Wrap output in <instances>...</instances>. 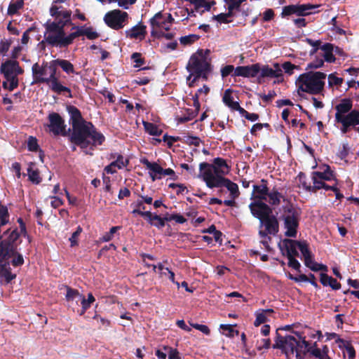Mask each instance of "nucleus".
I'll list each match as a JSON object with an SVG mask.
<instances>
[{
  "label": "nucleus",
  "mask_w": 359,
  "mask_h": 359,
  "mask_svg": "<svg viewBox=\"0 0 359 359\" xmlns=\"http://www.w3.org/2000/svg\"><path fill=\"white\" fill-rule=\"evenodd\" d=\"M34 163L31 162L29 164V167L27 168V175L29 181H31L33 184H39L41 182L42 179L40 177L39 171L38 169H33V166Z\"/></svg>",
  "instance_id": "nucleus-35"
},
{
  "label": "nucleus",
  "mask_w": 359,
  "mask_h": 359,
  "mask_svg": "<svg viewBox=\"0 0 359 359\" xmlns=\"http://www.w3.org/2000/svg\"><path fill=\"white\" fill-rule=\"evenodd\" d=\"M67 111L70 115L72 128L88 122L83 119L80 110L76 107L68 106Z\"/></svg>",
  "instance_id": "nucleus-26"
},
{
  "label": "nucleus",
  "mask_w": 359,
  "mask_h": 359,
  "mask_svg": "<svg viewBox=\"0 0 359 359\" xmlns=\"http://www.w3.org/2000/svg\"><path fill=\"white\" fill-rule=\"evenodd\" d=\"M255 347L258 351L262 349H268L271 346V340L267 337H260L259 335L256 336Z\"/></svg>",
  "instance_id": "nucleus-41"
},
{
  "label": "nucleus",
  "mask_w": 359,
  "mask_h": 359,
  "mask_svg": "<svg viewBox=\"0 0 359 359\" xmlns=\"http://www.w3.org/2000/svg\"><path fill=\"white\" fill-rule=\"evenodd\" d=\"M298 179L304 189L309 191V187H311V185L310 182L306 181V175L305 173L300 172L298 175Z\"/></svg>",
  "instance_id": "nucleus-59"
},
{
  "label": "nucleus",
  "mask_w": 359,
  "mask_h": 359,
  "mask_svg": "<svg viewBox=\"0 0 359 359\" xmlns=\"http://www.w3.org/2000/svg\"><path fill=\"white\" fill-rule=\"evenodd\" d=\"M128 18L126 12L120 10H113L107 13L104 17L107 25L114 29H119L123 27L124 22Z\"/></svg>",
  "instance_id": "nucleus-11"
},
{
  "label": "nucleus",
  "mask_w": 359,
  "mask_h": 359,
  "mask_svg": "<svg viewBox=\"0 0 359 359\" xmlns=\"http://www.w3.org/2000/svg\"><path fill=\"white\" fill-rule=\"evenodd\" d=\"M320 281L323 285L330 286L334 290H339L341 287V284L335 278L326 273H320Z\"/></svg>",
  "instance_id": "nucleus-31"
},
{
  "label": "nucleus",
  "mask_w": 359,
  "mask_h": 359,
  "mask_svg": "<svg viewBox=\"0 0 359 359\" xmlns=\"http://www.w3.org/2000/svg\"><path fill=\"white\" fill-rule=\"evenodd\" d=\"M281 199L283 201H285L284 196L278 191L276 188H273L271 190H269L268 194L266 195V201L271 207L278 206L280 204Z\"/></svg>",
  "instance_id": "nucleus-28"
},
{
  "label": "nucleus",
  "mask_w": 359,
  "mask_h": 359,
  "mask_svg": "<svg viewBox=\"0 0 359 359\" xmlns=\"http://www.w3.org/2000/svg\"><path fill=\"white\" fill-rule=\"evenodd\" d=\"M54 62L55 60L50 62L48 66V69L50 70V75L48 76L49 88L53 92L56 93L58 95H60L62 93H68L67 97L72 98V95L71 89L62 86L56 76L57 67L58 65Z\"/></svg>",
  "instance_id": "nucleus-8"
},
{
  "label": "nucleus",
  "mask_w": 359,
  "mask_h": 359,
  "mask_svg": "<svg viewBox=\"0 0 359 359\" xmlns=\"http://www.w3.org/2000/svg\"><path fill=\"white\" fill-rule=\"evenodd\" d=\"M275 69H273L272 68L269 67V65H263L260 66V74L259 76V81L258 82L261 83V79L262 78H276L279 79L280 78V80L278 81V83L282 82L283 81V72L282 69L280 68L279 65L278 63L274 64Z\"/></svg>",
  "instance_id": "nucleus-19"
},
{
  "label": "nucleus",
  "mask_w": 359,
  "mask_h": 359,
  "mask_svg": "<svg viewBox=\"0 0 359 359\" xmlns=\"http://www.w3.org/2000/svg\"><path fill=\"white\" fill-rule=\"evenodd\" d=\"M55 63L57 64L58 66L67 74H75V70L73 64L69 60L64 59H56Z\"/></svg>",
  "instance_id": "nucleus-38"
},
{
  "label": "nucleus",
  "mask_w": 359,
  "mask_h": 359,
  "mask_svg": "<svg viewBox=\"0 0 359 359\" xmlns=\"http://www.w3.org/2000/svg\"><path fill=\"white\" fill-rule=\"evenodd\" d=\"M66 299L67 301H75L77 304H80L82 309L79 312L80 316L84 315L86 311L95 302V297L91 293L86 295L84 293H67Z\"/></svg>",
  "instance_id": "nucleus-14"
},
{
  "label": "nucleus",
  "mask_w": 359,
  "mask_h": 359,
  "mask_svg": "<svg viewBox=\"0 0 359 359\" xmlns=\"http://www.w3.org/2000/svg\"><path fill=\"white\" fill-rule=\"evenodd\" d=\"M352 108L353 100L351 98L341 99L340 102L337 104L334 107L336 110L334 115L335 122H338L344 117H345L347 114H350V111L353 110Z\"/></svg>",
  "instance_id": "nucleus-18"
},
{
  "label": "nucleus",
  "mask_w": 359,
  "mask_h": 359,
  "mask_svg": "<svg viewBox=\"0 0 359 359\" xmlns=\"http://www.w3.org/2000/svg\"><path fill=\"white\" fill-rule=\"evenodd\" d=\"M344 81L342 78H339L335 76L334 73L328 75V85L330 87L334 86H340Z\"/></svg>",
  "instance_id": "nucleus-51"
},
{
  "label": "nucleus",
  "mask_w": 359,
  "mask_h": 359,
  "mask_svg": "<svg viewBox=\"0 0 359 359\" xmlns=\"http://www.w3.org/2000/svg\"><path fill=\"white\" fill-rule=\"evenodd\" d=\"M231 93H232V90L231 89H226L224 91V95H223V97H222L223 102L227 107H229V104H230L233 101V97L231 95Z\"/></svg>",
  "instance_id": "nucleus-64"
},
{
  "label": "nucleus",
  "mask_w": 359,
  "mask_h": 359,
  "mask_svg": "<svg viewBox=\"0 0 359 359\" xmlns=\"http://www.w3.org/2000/svg\"><path fill=\"white\" fill-rule=\"evenodd\" d=\"M200 39V36L197 34H189L187 36H181L179 39L180 43L184 46H190Z\"/></svg>",
  "instance_id": "nucleus-46"
},
{
  "label": "nucleus",
  "mask_w": 359,
  "mask_h": 359,
  "mask_svg": "<svg viewBox=\"0 0 359 359\" xmlns=\"http://www.w3.org/2000/svg\"><path fill=\"white\" fill-rule=\"evenodd\" d=\"M296 14L298 15V7L297 4H292L284 6L281 13V17L285 18L286 16Z\"/></svg>",
  "instance_id": "nucleus-49"
},
{
  "label": "nucleus",
  "mask_w": 359,
  "mask_h": 359,
  "mask_svg": "<svg viewBox=\"0 0 359 359\" xmlns=\"http://www.w3.org/2000/svg\"><path fill=\"white\" fill-rule=\"evenodd\" d=\"M298 243L299 241L285 238L278 243V247L283 256H286L287 257H298L299 252L297 250Z\"/></svg>",
  "instance_id": "nucleus-16"
},
{
  "label": "nucleus",
  "mask_w": 359,
  "mask_h": 359,
  "mask_svg": "<svg viewBox=\"0 0 359 359\" xmlns=\"http://www.w3.org/2000/svg\"><path fill=\"white\" fill-rule=\"evenodd\" d=\"M12 257H14L11 260V264L13 266H20L24 264V259L22 255L18 253L16 250L15 255H12Z\"/></svg>",
  "instance_id": "nucleus-56"
},
{
  "label": "nucleus",
  "mask_w": 359,
  "mask_h": 359,
  "mask_svg": "<svg viewBox=\"0 0 359 359\" xmlns=\"http://www.w3.org/2000/svg\"><path fill=\"white\" fill-rule=\"evenodd\" d=\"M282 67L286 74L292 75L294 69H297V66L292 64L290 62H285L282 65Z\"/></svg>",
  "instance_id": "nucleus-63"
},
{
  "label": "nucleus",
  "mask_w": 359,
  "mask_h": 359,
  "mask_svg": "<svg viewBox=\"0 0 359 359\" xmlns=\"http://www.w3.org/2000/svg\"><path fill=\"white\" fill-rule=\"evenodd\" d=\"M148 210L147 209V207L145 206V203H144L142 200H137L136 201V213L138 215H140L144 219V215H143L144 212H147Z\"/></svg>",
  "instance_id": "nucleus-57"
},
{
  "label": "nucleus",
  "mask_w": 359,
  "mask_h": 359,
  "mask_svg": "<svg viewBox=\"0 0 359 359\" xmlns=\"http://www.w3.org/2000/svg\"><path fill=\"white\" fill-rule=\"evenodd\" d=\"M257 95L262 99V100L269 103L276 96V93L274 90H270L267 95L258 93Z\"/></svg>",
  "instance_id": "nucleus-60"
},
{
  "label": "nucleus",
  "mask_w": 359,
  "mask_h": 359,
  "mask_svg": "<svg viewBox=\"0 0 359 359\" xmlns=\"http://www.w3.org/2000/svg\"><path fill=\"white\" fill-rule=\"evenodd\" d=\"M252 192L250 198L255 201H266V195L269 190L267 186V180L262 179L261 184H255L252 187Z\"/></svg>",
  "instance_id": "nucleus-23"
},
{
  "label": "nucleus",
  "mask_w": 359,
  "mask_h": 359,
  "mask_svg": "<svg viewBox=\"0 0 359 359\" xmlns=\"http://www.w3.org/2000/svg\"><path fill=\"white\" fill-rule=\"evenodd\" d=\"M144 130L151 135L159 136L162 133V130L159 129L156 125L153 123L142 121Z\"/></svg>",
  "instance_id": "nucleus-40"
},
{
  "label": "nucleus",
  "mask_w": 359,
  "mask_h": 359,
  "mask_svg": "<svg viewBox=\"0 0 359 359\" xmlns=\"http://www.w3.org/2000/svg\"><path fill=\"white\" fill-rule=\"evenodd\" d=\"M308 341L296 334L293 335L281 336L276 332V337L273 348L280 349L287 358L295 354L297 359H304L306 355Z\"/></svg>",
  "instance_id": "nucleus-4"
},
{
  "label": "nucleus",
  "mask_w": 359,
  "mask_h": 359,
  "mask_svg": "<svg viewBox=\"0 0 359 359\" xmlns=\"http://www.w3.org/2000/svg\"><path fill=\"white\" fill-rule=\"evenodd\" d=\"M147 34L146 26L142 25L140 22L136 24V39H139L142 40Z\"/></svg>",
  "instance_id": "nucleus-54"
},
{
  "label": "nucleus",
  "mask_w": 359,
  "mask_h": 359,
  "mask_svg": "<svg viewBox=\"0 0 359 359\" xmlns=\"http://www.w3.org/2000/svg\"><path fill=\"white\" fill-rule=\"evenodd\" d=\"M93 318L95 320H96L97 324L100 328H102V327L107 328L110 325V322L108 320L100 317V316H98L96 313L93 316Z\"/></svg>",
  "instance_id": "nucleus-55"
},
{
  "label": "nucleus",
  "mask_w": 359,
  "mask_h": 359,
  "mask_svg": "<svg viewBox=\"0 0 359 359\" xmlns=\"http://www.w3.org/2000/svg\"><path fill=\"white\" fill-rule=\"evenodd\" d=\"M69 140L74 144L72 151H75L76 146H78L86 154L93 156V151L97 146L103 144L105 137L89 121L72 128Z\"/></svg>",
  "instance_id": "nucleus-2"
},
{
  "label": "nucleus",
  "mask_w": 359,
  "mask_h": 359,
  "mask_svg": "<svg viewBox=\"0 0 359 359\" xmlns=\"http://www.w3.org/2000/svg\"><path fill=\"white\" fill-rule=\"evenodd\" d=\"M191 4L194 5V10L197 12L200 11V8H204V10L201 11V14L205 11H209L211 7L215 4V1H208V0H193L191 1Z\"/></svg>",
  "instance_id": "nucleus-34"
},
{
  "label": "nucleus",
  "mask_w": 359,
  "mask_h": 359,
  "mask_svg": "<svg viewBox=\"0 0 359 359\" xmlns=\"http://www.w3.org/2000/svg\"><path fill=\"white\" fill-rule=\"evenodd\" d=\"M296 257H290L288 259V266L294 269L296 271H300L301 264L297 259L295 258Z\"/></svg>",
  "instance_id": "nucleus-61"
},
{
  "label": "nucleus",
  "mask_w": 359,
  "mask_h": 359,
  "mask_svg": "<svg viewBox=\"0 0 359 359\" xmlns=\"http://www.w3.org/2000/svg\"><path fill=\"white\" fill-rule=\"evenodd\" d=\"M214 184H209L208 187L210 189L226 187L230 192L232 198L235 199L238 197L240 192L237 184L231 182L229 179L226 177H218L215 179Z\"/></svg>",
  "instance_id": "nucleus-15"
},
{
  "label": "nucleus",
  "mask_w": 359,
  "mask_h": 359,
  "mask_svg": "<svg viewBox=\"0 0 359 359\" xmlns=\"http://www.w3.org/2000/svg\"><path fill=\"white\" fill-rule=\"evenodd\" d=\"M326 76V74L321 72H309L300 74L295 82L298 94L300 96V92L315 95L320 94L324 90Z\"/></svg>",
  "instance_id": "nucleus-5"
},
{
  "label": "nucleus",
  "mask_w": 359,
  "mask_h": 359,
  "mask_svg": "<svg viewBox=\"0 0 359 359\" xmlns=\"http://www.w3.org/2000/svg\"><path fill=\"white\" fill-rule=\"evenodd\" d=\"M233 13H231L230 11H228L227 13H222L218 15H213L212 20L219 22V23L227 24L231 22V20H228V18L233 17Z\"/></svg>",
  "instance_id": "nucleus-48"
},
{
  "label": "nucleus",
  "mask_w": 359,
  "mask_h": 359,
  "mask_svg": "<svg viewBox=\"0 0 359 359\" xmlns=\"http://www.w3.org/2000/svg\"><path fill=\"white\" fill-rule=\"evenodd\" d=\"M311 175L318 177V178L324 181H331L334 180V172L329 165H326V169L323 172L314 171Z\"/></svg>",
  "instance_id": "nucleus-39"
},
{
  "label": "nucleus",
  "mask_w": 359,
  "mask_h": 359,
  "mask_svg": "<svg viewBox=\"0 0 359 359\" xmlns=\"http://www.w3.org/2000/svg\"><path fill=\"white\" fill-rule=\"evenodd\" d=\"M150 62H147L144 57L142 56L141 53H136V84L138 85H146L151 80V74L147 73L144 79H142L140 76V73L142 71L150 70L151 67L149 65Z\"/></svg>",
  "instance_id": "nucleus-12"
},
{
  "label": "nucleus",
  "mask_w": 359,
  "mask_h": 359,
  "mask_svg": "<svg viewBox=\"0 0 359 359\" xmlns=\"http://www.w3.org/2000/svg\"><path fill=\"white\" fill-rule=\"evenodd\" d=\"M233 325L222 324L219 326L221 333L228 337H233L238 334V331L233 329Z\"/></svg>",
  "instance_id": "nucleus-43"
},
{
  "label": "nucleus",
  "mask_w": 359,
  "mask_h": 359,
  "mask_svg": "<svg viewBox=\"0 0 359 359\" xmlns=\"http://www.w3.org/2000/svg\"><path fill=\"white\" fill-rule=\"evenodd\" d=\"M6 79L7 80V81L9 82V87H8V90L9 91H13L15 88H18L19 81L16 75H14V76H11L8 79Z\"/></svg>",
  "instance_id": "nucleus-62"
},
{
  "label": "nucleus",
  "mask_w": 359,
  "mask_h": 359,
  "mask_svg": "<svg viewBox=\"0 0 359 359\" xmlns=\"http://www.w3.org/2000/svg\"><path fill=\"white\" fill-rule=\"evenodd\" d=\"M319 6L311 4H297L298 7V16H306L316 13L313 11Z\"/></svg>",
  "instance_id": "nucleus-36"
},
{
  "label": "nucleus",
  "mask_w": 359,
  "mask_h": 359,
  "mask_svg": "<svg viewBox=\"0 0 359 359\" xmlns=\"http://www.w3.org/2000/svg\"><path fill=\"white\" fill-rule=\"evenodd\" d=\"M264 226L270 235H276L279 231V222L276 215L271 214L259 222V228Z\"/></svg>",
  "instance_id": "nucleus-20"
},
{
  "label": "nucleus",
  "mask_w": 359,
  "mask_h": 359,
  "mask_svg": "<svg viewBox=\"0 0 359 359\" xmlns=\"http://www.w3.org/2000/svg\"><path fill=\"white\" fill-rule=\"evenodd\" d=\"M15 253V246L10 241H1L0 236V264L8 262V260Z\"/></svg>",
  "instance_id": "nucleus-21"
},
{
  "label": "nucleus",
  "mask_w": 359,
  "mask_h": 359,
  "mask_svg": "<svg viewBox=\"0 0 359 359\" xmlns=\"http://www.w3.org/2000/svg\"><path fill=\"white\" fill-rule=\"evenodd\" d=\"M144 219L151 225L157 227L158 229H162L165 226V223L162 217L156 214H152L151 212V208L149 210L144 212Z\"/></svg>",
  "instance_id": "nucleus-29"
},
{
  "label": "nucleus",
  "mask_w": 359,
  "mask_h": 359,
  "mask_svg": "<svg viewBox=\"0 0 359 359\" xmlns=\"http://www.w3.org/2000/svg\"><path fill=\"white\" fill-rule=\"evenodd\" d=\"M260 72V64L255 63L247 66H238L236 67L233 76H242L245 78L256 77Z\"/></svg>",
  "instance_id": "nucleus-17"
},
{
  "label": "nucleus",
  "mask_w": 359,
  "mask_h": 359,
  "mask_svg": "<svg viewBox=\"0 0 359 359\" xmlns=\"http://www.w3.org/2000/svg\"><path fill=\"white\" fill-rule=\"evenodd\" d=\"M32 76L34 81L32 84L34 83H46L49 86L48 77H46L47 70L43 68H39V65L36 62L32 67Z\"/></svg>",
  "instance_id": "nucleus-24"
},
{
  "label": "nucleus",
  "mask_w": 359,
  "mask_h": 359,
  "mask_svg": "<svg viewBox=\"0 0 359 359\" xmlns=\"http://www.w3.org/2000/svg\"><path fill=\"white\" fill-rule=\"evenodd\" d=\"M27 149L30 151H40V158L43 161V152L42 150L39 149V145L38 144L37 139L35 137L29 136L27 141Z\"/></svg>",
  "instance_id": "nucleus-42"
},
{
  "label": "nucleus",
  "mask_w": 359,
  "mask_h": 359,
  "mask_svg": "<svg viewBox=\"0 0 359 359\" xmlns=\"http://www.w3.org/2000/svg\"><path fill=\"white\" fill-rule=\"evenodd\" d=\"M210 53L209 49H198L191 55L187 65L186 69L189 72L187 81L194 76L192 81L189 83V87H194V83L200 78L205 81L208 79L209 75L212 71V66L208 57Z\"/></svg>",
  "instance_id": "nucleus-3"
},
{
  "label": "nucleus",
  "mask_w": 359,
  "mask_h": 359,
  "mask_svg": "<svg viewBox=\"0 0 359 359\" xmlns=\"http://www.w3.org/2000/svg\"><path fill=\"white\" fill-rule=\"evenodd\" d=\"M152 36L161 39L165 38L167 40H171L175 37V34L173 32H165L163 30H152L151 32Z\"/></svg>",
  "instance_id": "nucleus-47"
},
{
  "label": "nucleus",
  "mask_w": 359,
  "mask_h": 359,
  "mask_svg": "<svg viewBox=\"0 0 359 359\" xmlns=\"http://www.w3.org/2000/svg\"><path fill=\"white\" fill-rule=\"evenodd\" d=\"M231 170V167L226 161L222 158L217 157L213 159L212 163L202 162L199 164L198 177L202 178L207 187L209 184H214L218 177H225Z\"/></svg>",
  "instance_id": "nucleus-6"
},
{
  "label": "nucleus",
  "mask_w": 359,
  "mask_h": 359,
  "mask_svg": "<svg viewBox=\"0 0 359 359\" xmlns=\"http://www.w3.org/2000/svg\"><path fill=\"white\" fill-rule=\"evenodd\" d=\"M309 353L312 356L318 359H332L330 355V348L324 345L322 348L317 347L316 342L310 344L308 342L306 353Z\"/></svg>",
  "instance_id": "nucleus-22"
},
{
  "label": "nucleus",
  "mask_w": 359,
  "mask_h": 359,
  "mask_svg": "<svg viewBox=\"0 0 359 359\" xmlns=\"http://www.w3.org/2000/svg\"><path fill=\"white\" fill-rule=\"evenodd\" d=\"M341 125L340 131L343 134H346L351 130H354L359 133V109H353L347 114L345 117L337 122Z\"/></svg>",
  "instance_id": "nucleus-9"
},
{
  "label": "nucleus",
  "mask_w": 359,
  "mask_h": 359,
  "mask_svg": "<svg viewBox=\"0 0 359 359\" xmlns=\"http://www.w3.org/2000/svg\"><path fill=\"white\" fill-rule=\"evenodd\" d=\"M0 276L4 278L7 283L16 278V274L12 273L11 271L9 262H5L3 264H0Z\"/></svg>",
  "instance_id": "nucleus-32"
},
{
  "label": "nucleus",
  "mask_w": 359,
  "mask_h": 359,
  "mask_svg": "<svg viewBox=\"0 0 359 359\" xmlns=\"http://www.w3.org/2000/svg\"><path fill=\"white\" fill-rule=\"evenodd\" d=\"M120 226H113L110 229L109 231L106 232L102 237L101 240L104 242L109 241L112 239L114 234L116 232Z\"/></svg>",
  "instance_id": "nucleus-58"
},
{
  "label": "nucleus",
  "mask_w": 359,
  "mask_h": 359,
  "mask_svg": "<svg viewBox=\"0 0 359 359\" xmlns=\"http://www.w3.org/2000/svg\"><path fill=\"white\" fill-rule=\"evenodd\" d=\"M273 312V309H259L255 312L256 319L254 322L255 326L257 327L261 324L266 323L269 316Z\"/></svg>",
  "instance_id": "nucleus-30"
},
{
  "label": "nucleus",
  "mask_w": 359,
  "mask_h": 359,
  "mask_svg": "<svg viewBox=\"0 0 359 359\" xmlns=\"http://www.w3.org/2000/svg\"><path fill=\"white\" fill-rule=\"evenodd\" d=\"M48 123L46 125L49 132L54 135L67 136L66 124L63 118L56 112H51L48 116Z\"/></svg>",
  "instance_id": "nucleus-10"
},
{
  "label": "nucleus",
  "mask_w": 359,
  "mask_h": 359,
  "mask_svg": "<svg viewBox=\"0 0 359 359\" xmlns=\"http://www.w3.org/2000/svg\"><path fill=\"white\" fill-rule=\"evenodd\" d=\"M82 231V228L80 226H77L76 230L72 234L71 237L69 239L71 243V247L78 245V238L80 234L81 233Z\"/></svg>",
  "instance_id": "nucleus-52"
},
{
  "label": "nucleus",
  "mask_w": 359,
  "mask_h": 359,
  "mask_svg": "<svg viewBox=\"0 0 359 359\" xmlns=\"http://www.w3.org/2000/svg\"><path fill=\"white\" fill-rule=\"evenodd\" d=\"M279 219L283 221L284 228L286 229L285 236L296 238L301 219V209L288 201L279 209Z\"/></svg>",
  "instance_id": "nucleus-7"
},
{
  "label": "nucleus",
  "mask_w": 359,
  "mask_h": 359,
  "mask_svg": "<svg viewBox=\"0 0 359 359\" xmlns=\"http://www.w3.org/2000/svg\"><path fill=\"white\" fill-rule=\"evenodd\" d=\"M24 6L23 0H18L15 2L10 3L7 13L8 15H13L18 13Z\"/></svg>",
  "instance_id": "nucleus-44"
},
{
  "label": "nucleus",
  "mask_w": 359,
  "mask_h": 359,
  "mask_svg": "<svg viewBox=\"0 0 359 359\" xmlns=\"http://www.w3.org/2000/svg\"><path fill=\"white\" fill-rule=\"evenodd\" d=\"M248 207L252 216L259 222L273 213V208L264 201H254Z\"/></svg>",
  "instance_id": "nucleus-13"
},
{
  "label": "nucleus",
  "mask_w": 359,
  "mask_h": 359,
  "mask_svg": "<svg viewBox=\"0 0 359 359\" xmlns=\"http://www.w3.org/2000/svg\"><path fill=\"white\" fill-rule=\"evenodd\" d=\"M235 69L236 68H234L233 65H227L223 67L220 70L222 77L226 78L229 75L233 76V74L234 73Z\"/></svg>",
  "instance_id": "nucleus-53"
},
{
  "label": "nucleus",
  "mask_w": 359,
  "mask_h": 359,
  "mask_svg": "<svg viewBox=\"0 0 359 359\" xmlns=\"http://www.w3.org/2000/svg\"><path fill=\"white\" fill-rule=\"evenodd\" d=\"M150 25L154 29H160V30L169 31L170 29V25L167 24V21L164 17V13L159 11L156 13L153 18L150 19Z\"/></svg>",
  "instance_id": "nucleus-25"
},
{
  "label": "nucleus",
  "mask_w": 359,
  "mask_h": 359,
  "mask_svg": "<svg viewBox=\"0 0 359 359\" xmlns=\"http://www.w3.org/2000/svg\"><path fill=\"white\" fill-rule=\"evenodd\" d=\"M149 170V176L153 182L162 178L163 168L156 162H153V165Z\"/></svg>",
  "instance_id": "nucleus-37"
},
{
  "label": "nucleus",
  "mask_w": 359,
  "mask_h": 359,
  "mask_svg": "<svg viewBox=\"0 0 359 359\" xmlns=\"http://www.w3.org/2000/svg\"><path fill=\"white\" fill-rule=\"evenodd\" d=\"M331 337L333 339H336L337 343H339V346L341 348H344L343 353L344 357H348V359H354L355 356V352L353 347L350 345L346 341H344L339 337L335 333H332Z\"/></svg>",
  "instance_id": "nucleus-27"
},
{
  "label": "nucleus",
  "mask_w": 359,
  "mask_h": 359,
  "mask_svg": "<svg viewBox=\"0 0 359 359\" xmlns=\"http://www.w3.org/2000/svg\"><path fill=\"white\" fill-rule=\"evenodd\" d=\"M62 6L52 5L50 8V15L55 20H47L43 25L46 32L44 39L46 42L59 48H67L71 45L70 34L66 35L65 27L72 23V11L70 10H60Z\"/></svg>",
  "instance_id": "nucleus-1"
},
{
  "label": "nucleus",
  "mask_w": 359,
  "mask_h": 359,
  "mask_svg": "<svg viewBox=\"0 0 359 359\" xmlns=\"http://www.w3.org/2000/svg\"><path fill=\"white\" fill-rule=\"evenodd\" d=\"M14 60H8L1 64V72L4 74L5 79H8L11 76H14Z\"/></svg>",
  "instance_id": "nucleus-33"
},
{
  "label": "nucleus",
  "mask_w": 359,
  "mask_h": 359,
  "mask_svg": "<svg viewBox=\"0 0 359 359\" xmlns=\"http://www.w3.org/2000/svg\"><path fill=\"white\" fill-rule=\"evenodd\" d=\"M76 29V32L70 33L71 44L73 43L74 40L81 36H86V28L83 27H73L72 29Z\"/></svg>",
  "instance_id": "nucleus-50"
},
{
  "label": "nucleus",
  "mask_w": 359,
  "mask_h": 359,
  "mask_svg": "<svg viewBox=\"0 0 359 359\" xmlns=\"http://www.w3.org/2000/svg\"><path fill=\"white\" fill-rule=\"evenodd\" d=\"M311 180L313 185H311V187H309V191L316 193L317 191L322 189L325 181L318 178V177L314 176L313 175H311Z\"/></svg>",
  "instance_id": "nucleus-45"
}]
</instances>
